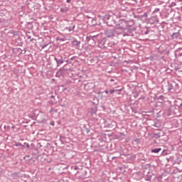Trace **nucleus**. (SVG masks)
Here are the masks:
<instances>
[{
  "mask_svg": "<svg viewBox=\"0 0 182 182\" xmlns=\"http://www.w3.org/2000/svg\"><path fill=\"white\" fill-rule=\"evenodd\" d=\"M159 11H160V9L156 8L154 10L153 13L156 14V12H159Z\"/></svg>",
  "mask_w": 182,
  "mask_h": 182,
  "instance_id": "nucleus-11",
  "label": "nucleus"
},
{
  "mask_svg": "<svg viewBox=\"0 0 182 182\" xmlns=\"http://www.w3.org/2000/svg\"><path fill=\"white\" fill-rule=\"evenodd\" d=\"M75 24H73V23H71V26L65 27V29L68 31V32H73V31H75Z\"/></svg>",
  "mask_w": 182,
  "mask_h": 182,
  "instance_id": "nucleus-3",
  "label": "nucleus"
},
{
  "mask_svg": "<svg viewBox=\"0 0 182 182\" xmlns=\"http://www.w3.org/2000/svg\"><path fill=\"white\" fill-rule=\"evenodd\" d=\"M122 89L117 90V92H122Z\"/></svg>",
  "mask_w": 182,
  "mask_h": 182,
  "instance_id": "nucleus-21",
  "label": "nucleus"
},
{
  "mask_svg": "<svg viewBox=\"0 0 182 182\" xmlns=\"http://www.w3.org/2000/svg\"><path fill=\"white\" fill-rule=\"evenodd\" d=\"M70 1H71V0H67V4L70 3Z\"/></svg>",
  "mask_w": 182,
  "mask_h": 182,
  "instance_id": "nucleus-23",
  "label": "nucleus"
},
{
  "mask_svg": "<svg viewBox=\"0 0 182 182\" xmlns=\"http://www.w3.org/2000/svg\"><path fill=\"white\" fill-rule=\"evenodd\" d=\"M54 60H55L56 63H58V58L55 57V58H54Z\"/></svg>",
  "mask_w": 182,
  "mask_h": 182,
  "instance_id": "nucleus-15",
  "label": "nucleus"
},
{
  "mask_svg": "<svg viewBox=\"0 0 182 182\" xmlns=\"http://www.w3.org/2000/svg\"><path fill=\"white\" fill-rule=\"evenodd\" d=\"M46 46H48V44H43V45L41 46V48L43 49H45V48H46Z\"/></svg>",
  "mask_w": 182,
  "mask_h": 182,
  "instance_id": "nucleus-14",
  "label": "nucleus"
},
{
  "mask_svg": "<svg viewBox=\"0 0 182 182\" xmlns=\"http://www.w3.org/2000/svg\"><path fill=\"white\" fill-rule=\"evenodd\" d=\"M127 22L124 20H122L119 21V23H117L115 26V31H117V29H119V31H124V29H127Z\"/></svg>",
  "mask_w": 182,
  "mask_h": 182,
  "instance_id": "nucleus-1",
  "label": "nucleus"
},
{
  "mask_svg": "<svg viewBox=\"0 0 182 182\" xmlns=\"http://www.w3.org/2000/svg\"><path fill=\"white\" fill-rule=\"evenodd\" d=\"M71 169L74 170L75 171H77V170H79V166H71Z\"/></svg>",
  "mask_w": 182,
  "mask_h": 182,
  "instance_id": "nucleus-8",
  "label": "nucleus"
},
{
  "mask_svg": "<svg viewBox=\"0 0 182 182\" xmlns=\"http://www.w3.org/2000/svg\"><path fill=\"white\" fill-rule=\"evenodd\" d=\"M60 12H63L64 14H66V12H68V8H61Z\"/></svg>",
  "mask_w": 182,
  "mask_h": 182,
  "instance_id": "nucleus-9",
  "label": "nucleus"
},
{
  "mask_svg": "<svg viewBox=\"0 0 182 182\" xmlns=\"http://www.w3.org/2000/svg\"><path fill=\"white\" fill-rule=\"evenodd\" d=\"M180 106H181V107L182 106V103L180 105Z\"/></svg>",
  "mask_w": 182,
  "mask_h": 182,
  "instance_id": "nucleus-28",
  "label": "nucleus"
},
{
  "mask_svg": "<svg viewBox=\"0 0 182 182\" xmlns=\"http://www.w3.org/2000/svg\"><path fill=\"white\" fill-rule=\"evenodd\" d=\"M105 93H107H107H109V91L105 90Z\"/></svg>",
  "mask_w": 182,
  "mask_h": 182,
  "instance_id": "nucleus-24",
  "label": "nucleus"
},
{
  "mask_svg": "<svg viewBox=\"0 0 182 182\" xmlns=\"http://www.w3.org/2000/svg\"><path fill=\"white\" fill-rule=\"evenodd\" d=\"M149 33V30H146V32H145V35H147Z\"/></svg>",
  "mask_w": 182,
  "mask_h": 182,
  "instance_id": "nucleus-22",
  "label": "nucleus"
},
{
  "mask_svg": "<svg viewBox=\"0 0 182 182\" xmlns=\"http://www.w3.org/2000/svg\"><path fill=\"white\" fill-rule=\"evenodd\" d=\"M117 92V90H109V93L111 94V95H113V92Z\"/></svg>",
  "mask_w": 182,
  "mask_h": 182,
  "instance_id": "nucleus-12",
  "label": "nucleus"
},
{
  "mask_svg": "<svg viewBox=\"0 0 182 182\" xmlns=\"http://www.w3.org/2000/svg\"><path fill=\"white\" fill-rule=\"evenodd\" d=\"M72 45L73 46H79V45H80V41H77V40H73L72 41Z\"/></svg>",
  "mask_w": 182,
  "mask_h": 182,
  "instance_id": "nucleus-6",
  "label": "nucleus"
},
{
  "mask_svg": "<svg viewBox=\"0 0 182 182\" xmlns=\"http://www.w3.org/2000/svg\"><path fill=\"white\" fill-rule=\"evenodd\" d=\"M134 2H135V4H137V2H139V0H132Z\"/></svg>",
  "mask_w": 182,
  "mask_h": 182,
  "instance_id": "nucleus-17",
  "label": "nucleus"
},
{
  "mask_svg": "<svg viewBox=\"0 0 182 182\" xmlns=\"http://www.w3.org/2000/svg\"><path fill=\"white\" fill-rule=\"evenodd\" d=\"M15 146H16V147H18V146H21V143H17V144H15Z\"/></svg>",
  "mask_w": 182,
  "mask_h": 182,
  "instance_id": "nucleus-16",
  "label": "nucleus"
},
{
  "mask_svg": "<svg viewBox=\"0 0 182 182\" xmlns=\"http://www.w3.org/2000/svg\"><path fill=\"white\" fill-rule=\"evenodd\" d=\"M105 18H106V19H109V15H106V16H105Z\"/></svg>",
  "mask_w": 182,
  "mask_h": 182,
  "instance_id": "nucleus-19",
  "label": "nucleus"
},
{
  "mask_svg": "<svg viewBox=\"0 0 182 182\" xmlns=\"http://www.w3.org/2000/svg\"><path fill=\"white\" fill-rule=\"evenodd\" d=\"M160 151H161V148H156V149H154L151 150V153H155V154H157Z\"/></svg>",
  "mask_w": 182,
  "mask_h": 182,
  "instance_id": "nucleus-7",
  "label": "nucleus"
},
{
  "mask_svg": "<svg viewBox=\"0 0 182 182\" xmlns=\"http://www.w3.org/2000/svg\"><path fill=\"white\" fill-rule=\"evenodd\" d=\"M109 81L110 82H114V79H110Z\"/></svg>",
  "mask_w": 182,
  "mask_h": 182,
  "instance_id": "nucleus-20",
  "label": "nucleus"
},
{
  "mask_svg": "<svg viewBox=\"0 0 182 182\" xmlns=\"http://www.w3.org/2000/svg\"><path fill=\"white\" fill-rule=\"evenodd\" d=\"M51 97H53V96H51Z\"/></svg>",
  "mask_w": 182,
  "mask_h": 182,
  "instance_id": "nucleus-30",
  "label": "nucleus"
},
{
  "mask_svg": "<svg viewBox=\"0 0 182 182\" xmlns=\"http://www.w3.org/2000/svg\"><path fill=\"white\" fill-rule=\"evenodd\" d=\"M75 58H76V57H75V56H74V57H72L71 58H70L69 60H68L67 62H70V61H72V60H75Z\"/></svg>",
  "mask_w": 182,
  "mask_h": 182,
  "instance_id": "nucleus-10",
  "label": "nucleus"
},
{
  "mask_svg": "<svg viewBox=\"0 0 182 182\" xmlns=\"http://www.w3.org/2000/svg\"><path fill=\"white\" fill-rule=\"evenodd\" d=\"M105 35H107L108 38H112V36H114V31H113V30H107Z\"/></svg>",
  "mask_w": 182,
  "mask_h": 182,
  "instance_id": "nucleus-2",
  "label": "nucleus"
},
{
  "mask_svg": "<svg viewBox=\"0 0 182 182\" xmlns=\"http://www.w3.org/2000/svg\"><path fill=\"white\" fill-rule=\"evenodd\" d=\"M166 154H167V151L164 150V151H162V155H163V156H166Z\"/></svg>",
  "mask_w": 182,
  "mask_h": 182,
  "instance_id": "nucleus-13",
  "label": "nucleus"
},
{
  "mask_svg": "<svg viewBox=\"0 0 182 182\" xmlns=\"http://www.w3.org/2000/svg\"><path fill=\"white\" fill-rule=\"evenodd\" d=\"M64 60L63 58H62V56H58V60L57 61V65L58 66H59V65H62V63H63Z\"/></svg>",
  "mask_w": 182,
  "mask_h": 182,
  "instance_id": "nucleus-5",
  "label": "nucleus"
},
{
  "mask_svg": "<svg viewBox=\"0 0 182 182\" xmlns=\"http://www.w3.org/2000/svg\"><path fill=\"white\" fill-rule=\"evenodd\" d=\"M127 35L126 34H123V36H126Z\"/></svg>",
  "mask_w": 182,
  "mask_h": 182,
  "instance_id": "nucleus-26",
  "label": "nucleus"
},
{
  "mask_svg": "<svg viewBox=\"0 0 182 182\" xmlns=\"http://www.w3.org/2000/svg\"><path fill=\"white\" fill-rule=\"evenodd\" d=\"M158 137H160V135H158Z\"/></svg>",
  "mask_w": 182,
  "mask_h": 182,
  "instance_id": "nucleus-29",
  "label": "nucleus"
},
{
  "mask_svg": "<svg viewBox=\"0 0 182 182\" xmlns=\"http://www.w3.org/2000/svg\"><path fill=\"white\" fill-rule=\"evenodd\" d=\"M53 111V109L52 108L50 110V112L51 113V112Z\"/></svg>",
  "mask_w": 182,
  "mask_h": 182,
  "instance_id": "nucleus-25",
  "label": "nucleus"
},
{
  "mask_svg": "<svg viewBox=\"0 0 182 182\" xmlns=\"http://www.w3.org/2000/svg\"><path fill=\"white\" fill-rule=\"evenodd\" d=\"M96 38V36H87V41H92L93 43V44L95 45V43H96V41L95 40V38Z\"/></svg>",
  "mask_w": 182,
  "mask_h": 182,
  "instance_id": "nucleus-4",
  "label": "nucleus"
},
{
  "mask_svg": "<svg viewBox=\"0 0 182 182\" xmlns=\"http://www.w3.org/2000/svg\"><path fill=\"white\" fill-rule=\"evenodd\" d=\"M12 129H15V127L13 126V127H12Z\"/></svg>",
  "mask_w": 182,
  "mask_h": 182,
  "instance_id": "nucleus-27",
  "label": "nucleus"
},
{
  "mask_svg": "<svg viewBox=\"0 0 182 182\" xmlns=\"http://www.w3.org/2000/svg\"><path fill=\"white\" fill-rule=\"evenodd\" d=\"M50 125H51V126H55V122H50Z\"/></svg>",
  "mask_w": 182,
  "mask_h": 182,
  "instance_id": "nucleus-18",
  "label": "nucleus"
}]
</instances>
